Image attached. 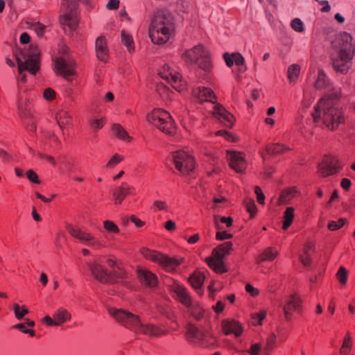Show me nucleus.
I'll use <instances>...</instances> for the list:
<instances>
[{
	"label": "nucleus",
	"instance_id": "8fccbe9b",
	"mask_svg": "<svg viewBox=\"0 0 355 355\" xmlns=\"http://www.w3.org/2000/svg\"><path fill=\"white\" fill-rule=\"evenodd\" d=\"M123 157L119 155L118 154H115L107 163V167H112L118 164L121 160Z\"/></svg>",
	"mask_w": 355,
	"mask_h": 355
},
{
	"label": "nucleus",
	"instance_id": "4be33fe9",
	"mask_svg": "<svg viewBox=\"0 0 355 355\" xmlns=\"http://www.w3.org/2000/svg\"><path fill=\"white\" fill-rule=\"evenodd\" d=\"M18 110L21 118L24 121L27 129L30 132H36V125L33 121V116L28 107H24L20 102L18 103Z\"/></svg>",
	"mask_w": 355,
	"mask_h": 355
},
{
	"label": "nucleus",
	"instance_id": "09e8293b",
	"mask_svg": "<svg viewBox=\"0 0 355 355\" xmlns=\"http://www.w3.org/2000/svg\"><path fill=\"white\" fill-rule=\"evenodd\" d=\"M32 28L38 36H42L44 34L46 26L40 22H36L32 25Z\"/></svg>",
	"mask_w": 355,
	"mask_h": 355
},
{
	"label": "nucleus",
	"instance_id": "37998d69",
	"mask_svg": "<svg viewBox=\"0 0 355 355\" xmlns=\"http://www.w3.org/2000/svg\"><path fill=\"white\" fill-rule=\"evenodd\" d=\"M103 226L108 232L113 233H118L119 232V227L111 220H105L103 222Z\"/></svg>",
	"mask_w": 355,
	"mask_h": 355
},
{
	"label": "nucleus",
	"instance_id": "864d4df0",
	"mask_svg": "<svg viewBox=\"0 0 355 355\" xmlns=\"http://www.w3.org/2000/svg\"><path fill=\"white\" fill-rule=\"evenodd\" d=\"M44 98L47 101L53 100L55 96V92L51 88H46L43 93Z\"/></svg>",
	"mask_w": 355,
	"mask_h": 355
},
{
	"label": "nucleus",
	"instance_id": "a878e982",
	"mask_svg": "<svg viewBox=\"0 0 355 355\" xmlns=\"http://www.w3.org/2000/svg\"><path fill=\"white\" fill-rule=\"evenodd\" d=\"M138 277L143 284L149 287H155L157 285L158 280L157 276L148 270L144 268L139 269Z\"/></svg>",
	"mask_w": 355,
	"mask_h": 355
},
{
	"label": "nucleus",
	"instance_id": "774afa93",
	"mask_svg": "<svg viewBox=\"0 0 355 355\" xmlns=\"http://www.w3.org/2000/svg\"><path fill=\"white\" fill-rule=\"evenodd\" d=\"M164 227L167 230L173 231L175 228V223L173 220H169L165 223Z\"/></svg>",
	"mask_w": 355,
	"mask_h": 355
},
{
	"label": "nucleus",
	"instance_id": "4d7b16f0",
	"mask_svg": "<svg viewBox=\"0 0 355 355\" xmlns=\"http://www.w3.org/2000/svg\"><path fill=\"white\" fill-rule=\"evenodd\" d=\"M279 252L277 250L272 249L271 248H268V261L274 260L277 256Z\"/></svg>",
	"mask_w": 355,
	"mask_h": 355
},
{
	"label": "nucleus",
	"instance_id": "69168bd1",
	"mask_svg": "<svg viewBox=\"0 0 355 355\" xmlns=\"http://www.w3.org/2000/svg\"><path fill=\"white\" fill-rule=\"evenodd\" d=\"M130 220L132 222H133L135 225L138 227H142L144 225V223L143 221H141L140 219L137 218L136 216H135L134 215H132L130 216Z\"/></svg>",
	"mask_w": 355,
	"mask_h": 355
},
{
	"label": "nucleus",
	"instance_id": "c85d7f7f",
	"mask_svg": "<svg viewBox=\"0 0 355 355\" xmlns=\"http://www.w3.org/2000/svg\"><path fill=\"white\" fill-rule=\"evenodd\" d=\"M56 120L60 128L63 130L65 128L71 125V116L65 110H61L57 113Z\"/></svg>",
	"mask_w": 355,
	"mask_h": 355
},
{
	"label": "nucleus",
	"instance_id": "f704fd0d",
	"mask_svg": "<svg viewBox=\"0 0 355 355\" xmlns=\"http://www.w3.org/2000/svg\"><path fill=\"white\" fill-rule=\"evenodd\" d=\"M294 208L288 207L284 213V223L282 228L286 230L291 225L294 218Z\"/></svg>",
	"mask_w": 355,
	"mask_h": 355
},
{
	"label": "nucleus",
	"instance_id": "5701e85b",
	"mask_svg": "<svg viewBox=\"0 0 355 355\" xmlns=\"http://www.w3.org/2000/svg\"><path fill=\"white\" fill-rule=\"evenodd\" d=\"M223 331L225 335L234 334L236 337H239L243 332L241 324L232 319H226L222 321Z\"/></svg>",
	"mask_w": 355,
	"mask_h": 355
},
{
	"label": "nucleus",
	"instance_id": "e433bc0d",
	"mask_svg": "<svg viewBox=\"0 0 355 355\" xmlns=\"http://www.w3.org/2000/svg\"><path fill=\"white\" fill-rule=\"evenodd\" d=\"M121 40L130 53H132L135 51V46L132 37L124 31H121Z\"/></svg>",
	"mask_w": 355,
	"mask_h": 355
},
{
	"label": "nucleus",
	"instance_id": "6e6552de",
	"mask_svg": "<svg viewBox=\"0 0 355 355\" xmlns=\"http://www.w3.org/2000/svg\"><path fill=\"white\" fill-rule=\"evenodd\" d=\"M175 168L183 175H191L195 168V159L192 155L184 150L173 152L169 157Z\"/></svg>",
	"mask_w": 355,
	"mask_h": 355
},
{
	"label": "nucleus",
	"instance_id": "aec40b11",
	"mask_svg": "<svg viewBox=\"0 0 355 355\" xmlns=\"http://www.w3.org/2000/svg\"><path fill=\"white\" fill-rule=\"evenodd\" d=\"M214 116L227 128H232L234 125V116L219 104L214 105Z\"/></svg>",
	"mask_w": 355,
	"mask_h": 355
},
{
	"label": "nucleus",
	"instance_id": "c756f323",
	"mask_svg": "<svg viewBox=\"0 0 355 355\" xmlns=\"http://www.w3.org/2000/svg\"><path fill=\"white\" fill-rule=\"evenodd\" d=\"M330 85V81L324 71L322 69L318 70L317 80L315 83V87L318 89L327 88Z\"/></svg>",
	"mask_w": 355,
	"mask_h": 355
},
{
	"label": "nucleus",
	"instance_id": "dca6fc26",
	"mask_svg": "<svg viewBox=\"0 0 355 355\" xmlns=\"http://www.w3.org/2000/svg\"><path fill=\"white\" fill-rule=\"evenodd\" d=\"M162 78L167 80L171 86L178 92L184 89V81L181 78L179 73H176L168 64L163 67V71L159 72Z\"/></svg>",
	"mask_w": 355,
	"mask_h": 355
},
{
	"label": "nucleus",
	"instance_id": "bf43d9fd",
	"mask_svg": "<svg viewBox=\"0 0 355 355\" xmlns=\"http://www.w3.org/2000/svg\"><path fill=\"white\" fill-rule=\"evenodd\" d=\"M119 6V0H110L107 4V8L110 10H115L118 8Z\"/></svg>",
	"mask_w": 355,
	"mask_h": 355
},
{
	"label": "nucleus",
	"instance_id": "72a5a7b5",
	"mask_svg": "<svg viewBox=\"0 0 355 355\" xmlns=\"http://www.w3.org/2000/svg\"><path fill=\"white\" fill-rule=\"evenodd\" d=\"M205 281V275L202 272H196L189 278V282L192 286L198 290L201 288Z\"/></svg>",
	"mask_w": 355,
	"mask_h": 355
},
{
	"label": "nucleus",
	"instance_id": "5fc2aeb1",
	"mask_svg": "<svg viewBox=\"0 0 355 355\" xmlns=\"http://www.w3.org/2000/svg\"><path fill=\"white\" fill-rule=\"evenodd\" d=\"M246 209L248 211L250 214V216L253 217L257 212V207L254 204V201H248L246 203Z\"/></svg>",
	"mask_w": 355,
	"mask_h": 355
},
{
	"label": "nucleus",
	"instance_id": "bb28decb",
	"mask_svg": "<svg viewBox=\"0 0 355 355\" xmlns=\"http://www.w3.org/2000/svg\"><path fill=\"white\" fill-rule=\"evenodd\" d=\"M194 94L201 101H207L212 103H215L216 102V97L214 92L208 87H199L194 90Z\"/></svg>",
	"mask_w": 355,
	"mask_h": 355
},
{
	"label": "nucleus",
	"instance_id": "9b49d317",
	"mask_svg": "<svg viewBox=\"0 0 355 355\" xmlns=\"http://www.w3.org/2000/svg\"><path fill=\"white\" fill-rule=\"evenodd\" d=\"M173 291L178 300L188 308L189 312L196 320H199L202 318L203 309L199 303L192 301L188 291L182 285L175 283L173 287Z\"/></svg>",
	"mask_w": 355,
	"mask_h": 355
},
{
	"label": "nucleus",
	"instance_id": "7ed1b4c3",
	"mask_svg": "<svg viewBox=\"0 0 355 355\" xmlns=\"http://www.w3.org/2000/svg\"><path fill=\"white\" fill-rule=\"evenodd\" d=\"M174 31L172 15L164 10L155 14L149 28V37L154 44L166 43Z\"/></svg>",
	"mask_w": 355,
	"mask_h": 355
},
{
	"label": "nucleus",
	"instance_id": "39448f33",
	"mask_svg": "<svg viewBox=\"0 0 355 355\" xmlns=\"http://www.w3.org/2000/svg\"><path fill=\"white\" fill-rule=\"evenodd\" d=\"M343 44L338 54L332 60V64L336 73L345 74L348 72L352 64V59L354 53V46L351 43L350 35L344 33L340 35Z\"/></svg>",
	"mask_w": 355,
	"mask_h": 355
},
{
	"label": "nucleus",
	"instance_id": "f257e3e1",
	"mask_svg": "<svg viewBox=\"0 0 355 355\" xmlns=\"http://www.w3.org/2000/svg\"><path fill=\"white\" fill-rule=\"evenodd\" d=\"M339 91L332 89L324 95L315 106V110L311 113L313 120L318 123L322 120L329 130L336 129L344 122L342 110L336 104L339 99Z\"/></svg>",
	"mask_w": 355,
	"mask_h": 355
},
{
	"label": "nucleus",
	"instance_id": "1a4fd4ad",
	"mask_svg": "<svg viewBox=\"0 0 355 355\" xmlns=\"http://www.w3.org/2000/svg\"><path fill=\"white\" fill-rule=\"evenodd\" d=\"M232 247V243L230 241L225 242L212 251V257L206 259L207 265L215 272L223 273L227 271L224 265L223 259L229 254V251Z\"/></svg>",
	"mask_w": 355,
	"mask_h": 355
},
{
	"label": "nucleus",
	"instance_id": "0eeeda50",
	"mask_svg": "<svg viewBox=\"0 0 355 355\" xmlns=\"http://www.w3.org/2000/svg\"><path fill=\"white\" fill-rule=\"evenodd\" d=\"M149 123L153 124L162 132L171 135L175 130L174 121L171 114L164 110L155 109L147 116Z\"/></svg>",
	"mask_w": 355,
	"mask_h": 355
},
{
	"label": "nucleus",
	"instance_id": "4468645a",
	"mask_svg": "<svg viewBox=\"0 0 355 355\" xmlns=\"http://www.w3.org/2000/svg\"><path fill=\"white\" fill-rule=\"evenodd\" d=\"M53 61L56 72L59 75L69 80L75 74L74 60L67 54L63 53L60 56L55 58Z\"/></svg>",
	"mask_w": 355,
	"mask_h": 355
},
{
	"label": "nucleus",
	"instance_id": "13d9d810",
	"mask_svg": "<svg viewBox=\"0 0 355 355\" xmlns=\"http://www.w3.org/2000/svg\"><path fill=\"white\" fill-rule=\"evenodd\" d=\"M109 275L111 277V282L110 283H114V279H122L124 277V275L122 272H118L115 270H114L112 272H110Z\"/></svg>",
	"mask_w": 355,
	"mask_h": 355
},
{
	"label": "nucleus",
	"instance_id": "20e7f679",
	"mask_svg": "<svg viewBox=\"0 0 355 355\" xmlns=\"http://www.w3.org/2000/svg\"><path fill=\"white\" fill-rule=\"evenodd\" d=\"M40 52L37 46L33 44L30 45L29 49L20 50L16 54V60L18 64V72L19 77L17 78L18 83H25L26 76L24 74V71H28L31 74H36L40 69ZM19 90L21 87L18 83Z\"/></svg>",
	"mask_w": 355,
	"mask_h": 355
},
{
	"label": "nucleus",
	"instance_id": "6ab92c4d",
	"mask_svg": "<svg viewBox=\"0 0 355 355\" xmlns=\"http://www.w3.org/2000/svg\"><path fill=\"white\" fill-rule=\"evenodd\" d=\"M88 268L91 275L101 283H110L111 277L109 272L98 262L94 261L88 263Z\"/></svg>",
	"mask_w": 355,
	"mask_h": 355
},
{
	"label": "nucleus",
	"instance_id": "f8f14e48",
	"mask_svg": "<svg viewBox=\"0 0 355 355\" xmlns=\"http://www.w3.org/2000/svg\"><path fill=\"white\" fill-rule=\"evenodd\" d=\"M80 0H62V7L64 12L60 17V22L64 28L67 26L71 31H73L78 26L77 10Z\"/></svg>",
	"mask_w": 355,
	"mask_h": 355
},
{
	"label": "nucleus",
	"instance_id": "a18cd8bd",
	"mask_svg": "<svg viewBox=\"0 0 355 355\" xmlns=\"http://www.w3.org/2000/svg\"><path fill=\"white\" fill-rule=\"evenodd\" d=\"M158 93L160 96H166L168 97H171V94H173V92L166 85L161 84L157 86V89Z\"/></svg>",
	"mask_w": 355,
	"mask_h": 355
},
{
	"label": "nucleus",
	"instance_id": "412c9836",
	"mask_svg": "<svg viewBox=\"0 0 355 355\" xmlns=\"http://www.w3.org/2000/svg\"><path fill=\"white\" fill-rule=\"evenodd\" d=\"M228 160L230 167L237 173H243L246 168V162L240 153L232 152L228 153Z\"/></svg>",
	"mask_w": 355,
	"mask_h": 355
},
{
	"label": "nucleus",
	"instance_id": "a211bd4d",
	"mask_svg": "<svg viewBox=\"0 0 355 355\" xmlns=\"http://www.w3.org/2000/svg\"><path fill=\"white\" fill-rule=\"evenodd\" d=\"M341 166L336 157L332 156H326L322 162L318 166L319 173L324 176L337 173Z\"/></svg>",
	"mask_w": 355,
	"mask_h": 355
},
{
	"label": "nucleus",
	"instance_id": "ddd939ff",
	"mask_svg": "<svg viewBox=\"0 0 355 355\" xmlns=\"http://www.w3.org/2000/svg\"><path fill=\"white\" fill-rule=\"evenodd\" d=\"M143 256L153 262L159 263L166 271H175L180 264V261L175 258L169 257L158 252L150 250L147 248L141 250Z\"/></svg>",
	"mask_w": 355,
	"mask_h": 355
},
{
	"label": "nucleus",
	"instance_id": "473e14b6",
	"mask_svg": "<svg viewBox=\"0 0 355 355\" xmlns=\"http://www.w3.org/2000/svg\"><path fill=\"white\" fill-rule=\"evenodd\" d=\"M219 216L218 215H214V224L216 228L218 230V232L216 234V239L218 241H223L226 239H229L232 238V234L227 233L226 231L223 230V227L220 225L218 218Z\"/></svg>",
	"mask_w": 355,
	"mask_h": 355
},
{
	"label": "nucleus",
	"instance_id": "79ce46f5",
	"mask_svg": "<svg viewBox=\"0 0 355 355\" xmlns=\"http://www.w3.org/2000/svg\"><path fill=\"white\" fill-rule=\"evenodd\" d=\"M337 278L339 280V282L343 284H345L347 280V270L341 266L338 271L337 272Z\"/></svg>",
	"mask_w": 355,
	"mask_h": 355
},
{
	"label": "nucleus",
	"instance_id": "3c124183",
	"mask_svg": "<svg viewBox=\"0 0 355 355\" xmlns=\"http://www.w3.org/2000/svg\"><path fill=\"white\" fill-rule=\"evenodd\" d=\"M266 317V313L264 311L261 312L259 314L253 315L252 316V322L254 325L262 324V320Z\"/></svg>",
	"mask_w": 355,
	"mask_h": 355
},
{
	"label": "nucleus",
	"instance_id": "680f3d73",
	"mask_svg": "<svg viewBox=\"0 0 355 355\" xmlns=\"http://www.w3.org/2000/svg\"><path fill=\"white\" fill-rule=\"evenodd\" d=\"M319 3L322 6H323V7L321 9L322 12H327L330 11L331 6H329V2L327 1H319Z\"/></svg>",
	"mask_w": 355,
	"mask_h": 355
},
{
	"label": "nucleus",
	"instance_id": "de8ad7c7",
	"mask_svg": "<svg viewBox=\"0 0 355 355\" xmlns=\"http://www.w3.org/2000/svg\"><path fill=\"white\" fill-rule=\"evenodd\" d=\"M286 148L278 144H273L272 146H268V153H272L273 154L279 153L283 152Z\"/></svg>",
	"mask_w": 355,
	"mask_h": 355
},
{
	"label": "nucleus",
	"instance_id": "49530a36",
	"mask_svg": "<svg viewBox=\"0 0 355 355\" xmlns=\"http://www.w3.org/2000/svg\"><path fill=\"white\" fill-rule=\"evenodd\" d=\"M277 336L275 333H272L268 336V352L272 350L277 343Z\"/></svg>",
	"mask_w": 355,
	"mask_h": 355
},
{
	"label": "nucleus",
	"instance_id": "a19ab883",
	"mask_svg": "<svg viewBox=\"0 0 355 355\" xmlns=\"http://www.w3.org/2000/svg\"><path fill=\"white\" fill-rule=\"evenodd\" d=\"M301 197L300 193L296 191L294 188H290L282 192V198H300Z\"/></svg>",
	"mask_w": 355,
	"mask_h": 355
},
{
	"label": "nucleus",
	"instance_id": "338daca9",
	"mask_svg": "<svg viewBox=\"0 0 355 355\" xmlns=\"http://www.w3.org/2000/svg\"><path fill=\"white\" fill-rule=\"evenodd\" d=\"M200 240V235L198 234H193L187 239V242L190 244L197 243Z\"/></svg>",
	"mask_w": 355,
	"mask_h": 355
},
{
	"label": "nucleus",
	"instance_id": "6e6d98bb",
	"mask_svg": "<svg viewBox=\"0 0 355 355\" xmlns=\"http://www.w3.org/2000/svg\"><path fill=\"white\" fill-rule=\"evenodd\" d=\"M27 177L28 180L33 183L40 182L37 175L33 170H29L27 171Z\"/></svg>",
	"mask_w": 355,
	"mask_h": 355
},
{
	"label": "nucleus",
	"instance_id": "4c0bfd02",
	"mask_svg": "<svg viewBox=\"0 0 355 355\" xmlns=\"http://www.w3.org/2000/svg\"><path fill=\"white\" fill-rule=\"evenodd\" d=\"M300 73V67L297 64H293L288 67V78L289 80L295 81Z\"/></svg>",
	"mask_w": 355,
	"mask_h": 355
},
{
	"label": "nucleus",
	"instance_id": "cd10ccee",
	"mask_svg": "<svg viewBox=\"0 0 355 355\" xmlns=\"http://www.w3.org/2000/svg\"><path fill=\"white\" fill-rule=\"evenodd\" d=\"M135 193V189L131 188L127 183H122L121 185L114 191V196L116 200H123L132 197Z\"/></svg>",
	"mask_w": 355,
	"mask_h": 355
},
{
	"label": "nucleus",
	"instance_id": "393cba45",
	"mask_svg": "<svg viewBox=\"0 0 355 355\" xmlns=\"http://www.w3.org/2000/svg\"><path fill=\"white\" fill-rule=\"evenodd\" d=\"M96 55L98 59L102 62H106L109 58L108 49L106 45V41L104 37H98L96 40Z\"/></svg>",
	"mask_w": 355,
	"mask_h": 355
},
{
	"label": "nucleus",
	"instance_id": "052dcab7",
	"mask_svg": "<svg viewBox=\"0 0 355 355\" xmlns=\"http://www.w3.org/2000/svg\"><path fill=\"white\" fill-rule=\"evenodd\" d=\"M220 220L221 223H225L227 227H230L232 225L233 219L231 217L221 216Z\"/></svg>",
	"mask_w": 355,
	"mask_h": 355
},
{
	"label": "nucleus",
	"instance_id": "58836bf2",
	"mask_svg": "<svg viewBox=\"0 0 355 355\" xmlns=\"http://www.w3.org/2000/svg\"><path fill=\"white\" fill-rule=\"evenodd\" d=\"M15 315L17 319L21 320L25 315L28 313V310L26 306H20L18 304H15L13 307Z\"/></svg>",
	"mask_w": 355,
	"mask_h": 355
},
{
	"label": "nucleus",
	"instance_id": "c03bdc74",
	"mask_svg": "<svg viewBox=\"0 0 355 355\" xmlns=\"http://www.w3.org/2000/svg\"><path fill=\"white\" fill-rule=\"evenodd\" d=\"M89 125H90L91 128L94 130L97 131V130H98L99 129H101L103 126V125H104L103 119H90L89 120Z\"/></svg>",
	"mask_w": 355,
	"mask_h": 355
},
{
	"label": "nucleus",
	"instance_id": "7c9ffc66",
	"mask_svg": "<svg viewBox=\"0 0 355 355\" xmlns=\"http://www.w3.org/2000/svg\"><path fill=\"white\" fill-rule=\"evenodd\" d=\"M53 318L55 321V325L58 326L67 320L71 319V314L67 310L64 309H60L53 314Z\"/></svg>",
	"mask_w": 355,
	"mask_h": 355
},
{
	"label": "nucleus",
	"instance_id": "c9c22d12",
	"mask_svg": "<svg viewBox=\"0 0 355 355\" xmlns=\"http://www.w3.org/2000/svg\"><path fill=\"white\" fill-rule=\"evenodd\" d=\"M112 131L116 137L123 140L130 141L131 139L126 130H124L119 124H114L112 125Z\"/></svg>",
	"mask_w": 355,
	"mask_h": 355
},
{
	"label": "nucleus",
	"instance_id": "423d86ee",
	"mask_svg": "<svg viewBox=\"0 0 355 355\" xmlns=\"http://www.w3.org/2000/svg\"><path fill=\"white\" fill-rule=\"evenodd\" d=\"M182 59L188 64H196L205 72H209L212 67L209 52L200 44L187 50L182 55Z\"/></svg>",
	"mask_w": 355,
	"mask_h": 355
},
{
	"label": "nucleus",
	"instance_id": "0e129e2a",
	"mask_svg": "<svg viewBox=\"0 0 355 355\" xmlns=\"http://www.w3.org/2000/svg\"><path fill=\"white\" fill-rule=\"evenodd\" d=\"M254 192L257 195V200H265V196L259 187H256Z\"/></svg>",
	"mask_w": 355,
	"mask_h": 355
},
{
	"label": "nucleus",
	"instance_id": "b1692460",
	"mask_svg": "<svg viewBox=\"0 0 355 355\" xmlns=\"http://www.w3.org/2000/svg\"><path fill=\"white\" fill-rule=\"evenodd\" d=\"M223 58L226 64L229 67L235 64L239 67L240 71H244L246 69V67L244 65L245 59L241 53H234L230 54L228 53H225L223 55Z\"/></svg>",
	"mask_w": 355,
	"mask_h": 355
},
{
	"label": "nucleus",
	"instance_id": "2eb2a0df",
	"mask_svg": "<svg viewBox=\"0 0 355 355\" xmlns=\"http://www.w3.org/2000/svg\"><path fill=\"white\" fill-rule=\"evenodd\" d=\"M67 230L73 237L77 239L85 245H87L95 250H98L103 248V244L99 240L96 239L92 234L83 231L78 227L68 225L67 226Z\"/></svg>",
	"mask_w": 355,
	"mask_h": 355
},
{
	"label": "nucleus",
	"instance_id": "9d476101",
	"mask_svg": "<svg viewBox=\"0 0 355 355\" xmlns=\"http://www.w3.org/2000/svg\"><path fill=\"white\" fill-rule=\"evenodd\" d=\"M187 340L191 344L205 348H214L216 340L212 336H208L207 333L196 326L189 324L187 327Z\"/></svg>",
	"mask_w": 355,
	"mask_h": 355
},
{
	"label": "nucleus",
	"instance_id": "603ef678",
	"mask_svg": "<svg viewBox=\"0 0 355 355\" xmlns=\"http://www.w3.org/2000/svg\"><path fill=\"white\" fill-rule=\"evenodd\" d=\"M260 351L261 345L259 343H254L246 352L249 353L250 355H259Z\"/></svg>",
	"mask_w": 355,
	"mask_h": 355
},
{
	"label": "nucleus",
	"instance_id": "f03ea898",
	"mask_svg": "<svg viewBox=\"0 0 355 355\" xmlns=\"http://www.w3.org/2000/svg\"><path fill=\"white\" fill-rule=\"evenodd\" d=\"M109 313L125 328L150 338H158L167 334V331L160 326L150 323H144L140 318L128 311L121 309L109 308Z\"/></svg>",
	"mask_w": 355,
	"mask_h": 355
},
{
	"label": "nucleus",
	"instance_id": "2f4dec72",
	"mask_svg": "<svg viewBox=\"0 0 355 355\" xmlns=\"http://www.w3.org/2000/svg\"><path fill=\"white\" fill-rule=\"evenodd\" d=\"M313 244L309 243L306 244L304 249V253L300 257L301 263L304 266H308L311 263V257L313 252Z\"/></svg>",
	"mask_w": 355,
	"mask_h": 355
},
{
	"label": "nucleus",
	"instance_id": "e2e57ef3",
	"mask_svg": "<svg viewBox=\"0 0 355 355\" xmlns=\"http://www.w3.org/2000/svg\"><path fill=\"white\" fill-rule=\"evenodd\" d=\"M19 40L21 44H26L29 42L30 36L27 33H23L21 34Z\"/></svg>",
	"mask_w": 355,
	"mask_h": 355
},
{
	"label": "nucleus",
	"instance_id": "ea45409f",
	"mask_svg": "<svg viewBox=\"0 0 355 355\" xmlns=\"http://www.w3.org/2000/svg\"><path fill=\"white\" fill-rule=\"evenodd\" d=\"M291 27L297 33H302L304 31V23L300 18H295L291 22Z\"/></svg>",
	"mask_w": 355,
	"mask_h": 355
},
{
	"label": "nucleus",
	"instance_id": "f3484780",
	"mask_svg": "<svg viewBox=\"0 0 355 355\" xmlns=\"http://www.w3.org/2000/svg\"><path fill=\"white\" fill-rule=\"evenodd\" d=\"M301 303L300 297L296 294L291 295L286 298L283 311L287 321H291L293 319V312L300 311Z\"/></svg>",
	"mask_w": 355,
	"mask_h": 355
}]
</instances>
